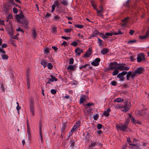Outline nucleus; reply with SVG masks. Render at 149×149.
<instances>
[{
	"label": "nucleus",
	"instance_id": "obj_35",
	"mask_svg": "<svg viewBox=\"0 0 149 149\" xmlns=\"http://www.w3.org/2000/svg\"><path fill=\"white\" fill-rule=\"evenodd\" d=\"M123 108H124V109L122 110V111L125 112L127 111L129 109V108L128 107H125V106H123Z\"/></svg>",
	"mask_w": 149,
	"mask_h": 149
},
{
	"label": "nucleus",
	"instance_id": "obj_9",
	"mask_svg": "<svg viewBox=\"0 0 149 149\" xmlns=\"http://www.w3.org/2000/svg\"><path fill=\"white\" fill-rule=\"evenodd\" d=\"M16 19L17 21L18 22H21L23 20L22 19H24V16L23 15H16Z\"/></svg>",
	"mask_w": 149,
	"mask_h": 149
},
{
	"label": "nucleus",
	"instance_id": "obj_54",
	"mask_svg": "<svg viewBox=\"0 0 149 149\" xmlns=\"http://www.w3.org/2000/svg\"><path fill=\"white\" fill-rule=\"evenodd\" d=\"M3 10L5 12V14H8V9L6 7H3Z\"/></svg>",
	"mask_w": 149,
	"mask_h": 149
},
{
	"label": "nucleus",
	"instance_id": "obj_20",
	"mask_svg": "<svg viewBox=\"0 0 149 149\" xmlns=\"http://www.w3.org/2000/svg\"><path fill=\"white\" fill-rule=\"evenodd\" d=\"M21 23L23 24V26L24 27L28 28V23L26 20H24L22 21Z\"/></svg>",
	"mask_w": 149,
	"mask_h": 149
},
{
	"label": "nucleus",
	"instance_id": "obj_50",
	"mask_svg": "<svg viewBox=\"0 0 149 149\" xmlns=\"http://www.w3.org/2000/svg\"><path fill=\"white\" fill-rule=\"evenodd\" d=\"M74 59L72 58H71L69 59V64L72 65V64L74 63Z\"/></svg>",
	"mask_w": 149,
	"mask_h": 149
},
{
	"label": "nucleus",
	"instance_id": "obj_37",
	"mask_svg": "<svg viewBox=\"0 0 149 149\" xmlns=\"http://www.w3.org/2000/svg\"><path fill=\"white\" fill-rule=\"evenodd\" d=\"M91 6L93 7L94 9H95L97 12V8L96 7V4L94 3H91Z\"/></svg>",
	"mask_w": 149,
	"mask_h": 149
},
{
	"label": "nucleus",
	"instance_id": "obj_28",
	"mask_svg": "<svg viewBox=\"0 0 149 149\" xmlns=\"http://www.w3.org/2000/svg\"><path fill=\"white\" fill-rule=\"evenodd\" d=\"M114 70L113 71L112 73V75L113 76H115L118 74L119 72V69H116Z\"/></svg>",
	"mask_w": 149,
	"mask_h": 149
},
{
	"label": "nucleus",
	"instance_id": "obj_64",
	"mask_svg": "<svg viewBox=\"0 0 149 149\" xmlns=\"http://www.w3.org/2000/svg\"><path fill=\"white\" fill-rule=\"evenodd\" d=\"M148 30L146 31L145 36L147 37H148L149 36V26H148Z\"/></svg>",
	"mask_w": 149,
	"mask_h": 149
},
{
	"label": "nucleus",
	"instance_id": "obj_25",
	"mask_svg": "<svg viewBox=\"0 0 149 149\" xmlns=\"http://www.w3.org/2000/svg\"><path fill=\"white\" fill-rule=\"evenodd\" d=\"M67 69L68 70H70L72 71H75L76 70V69H75L74 68L73 66V65H69L68 67L67 68Z\"/></svg>",
	"mask_w": 149,
	"mask_h": 149
},
{
	"label": "nucleus",
	"instance_id": "obj_52",
	"mask_svg": "<svg viewBox=\"0 0 149 149\" xmlns=\"http://www.w3.org/2000/svg\"><path fill=\"white\" fill-rule=\"evenodd\" d=\"M122 86H123V88H127L130 87L129 84L126 83H124L123 85H122Z\"/></svg>",
	"mask_w": 149,
	"mask_h": 149
},
{
	"label": "nucleus",
	"instance_id": "obj_18",
	"mask_svg": "<svg viewBox=\"0 0 149 149\" xmlns=\"http://www.w3.org/2000/svg\"><path fill=\"white\" fill-rule=\"evenodd\" d=\"M131 122L132 123L134 124H138L139 125H141V123L140 121L137 120H135L134 118H132Z\"/></svg>",
	"mask_w": 149,
	"mask_h": 149
},
{
	"label": "nucleus",
	"instance_id": "obj_41",
	"mask_svg": "<svg viewBox=\"0 0 149 149\" xmlns=\"http://www.w3.org/2000/svg\"><path fill=\"white\" fill-rule=\"evenodd\" d=\"M130 19V17H127L124 18V19L122 20L121 21L123 22H125V23H127L128 22L127 20Z\"/></svg>",
	"mask_w": 149,
	"mask_h": 149
},
{
	"label": "nucleus",
	"instance_id": "obj_62",
	"mask_svg": "<svg viewBox=\"0 0 149 149\" xmlns=\"http://www.w3.org/2000/svg\"><path fill=\"white\" fill-rule=\"evenodd\" d=\"M51 15L49 13H47L45 15L44 18H46L49 17Z\"/></svg>",
	"mask_w": 149,
	"mask_h": 149
},
{
	"label": "nucleus",
	"instance_id": "obj_53",
	"mask_svg": "<svg viewBox=\"0 0 149 149\" xmlns=\"http://www.w3.org/2000/svg\"><path fill=\"white\" fill-rule=\"evenodd\" d=\"M99 116V115L98 114H95L94 116H93V118L95 120H97Z\"/></svg>",
	"mask_w": 149,
	"mask_h": 149
},
{
	"label": "nucleus",
	"instance_id": "obj_45",
	"mask_svg": "<svg viewBox=\"0 0 149 149\" xmlns=\"http://www.w3.org/2000/svg\"><path fill=\"white\" fill-rule=\"evenodd\" d=\"M60 19V17L58 15L54 16V18L53 19L54 21H56L58 19Z\"/></svg>",
	"mask_w": 149,
	"mask_h": 149
},
{
	"label": "nucleus",
	"instance_id": "obj_61",
	"mask_svg": "<svg viewBox=\"0 0 149 149\" xmlns=\"http://www.w3.org/2000/svg\"><path fill=\"white\" fill-rule=\"evenodd\" d=\"M94 104L93 103H87L86 105L88 107H90L91 106H93Z\"/></svg>",
	"mask_w": 149,
	"mask_h": 149
},
{
	"label": "nucleus",
	"instance_id": "obj_59",
	"mask_svg": "<svg viewBox=\"0 0 149 149\" xmlns=\"http://www.w3.org/2000/svg\"><path fill=\"white\" fill-rule=\"evenodd\" d=\"M72 29H64V32L66 33H69L70 32L72 31Z\"/></svg>",
	"mask_w": 149,
	"mask_h": 149
},
{
	"label": "nucleus",
	"instance_id": "obj_7",
	"mask_svg": "<svg viewBox=\"0 0 149 149\" xmlns=\"http://www.w3.org/2000/svg\"><path fill=\"white\" fill-rule=\"evenodd\" d=\"M100 61V58H97L91 63V64L94 66H98L99 64V62Z\"/></svg>",
	"mask_w": 149,
	"mask_h": 149
},
{
	"label": "nucleus",
	"instance_id": "obj_49",
	"mask_svg": "<svg viewBox=\"0 0 149 149\" xmlns=\"http://www.w3.org/2000/svg\"><path fill=\"white\" fill-rule=\"evenodd\" d=\"M44 52L46 53H49V49L48 47H45L44 49Z\"/></svg>",
	"mask_w": 149,
	"mask_h": 149
},
{
	"label": "nucleus",
	"instance_id": "obj_1",
	"mask_svg": "<svg viewBox=\"0 0 149 149\" xmlns=\"http://www.w3.org/2000/svg\"><path fill=\"white\" fill-rule=\"evenodd\" d=\"M119 66V63L118 64L115 61L113 62H111L109 64V69H111V70H113L116 69H119L118 68Z\"/></svg>",
	"mask_w": 149,
	"mask_h": 149
},
{
	"label": "nucleus",
	"instance_id": "obj_11",
	"mask_svg": "<svg viewBox=\"0 0 149 149\" xmlns=\"http://www.w3.org/2000/svg\"><path fill=\"white\" fill-rule=\"evenodd\" d=\"M27 132L28 134L29 139V140H30L31 137L30 130V127L29 126V123L28 120L27 119Z\"/></svg>",
	"mask_w": 149,
	"mask_h": 149
},
{
	"label": "nucleus",
	"instance_id": "obj_16",
	"mask_svg": "<svg viewBox=\"0 0 149 149\" xmlns=\"http://www.w3.org/2000/svg\"><path fill=\"white\" fill-rule=\"evenodd\" d=\"M133 71H130L128 72H127V74L126 76L127 80L129 81L130 79V77H131Z\"/></svg>",
	"mask_w": 149,
	"mask_h": 149
},
{
	"label": "nucleus",
	"instance_id": "obj_46",
	"mask_svg": "<svg viewBox=\"0 0 149 149\" xmlns=\"http://www.w3.org/2000/svg\"><path fill=\"white\" fill-rule=\"evenodd\" d=\"M123 34V33H122L119 29L118 30V32L116 33L114 32V35H122Z\"/></svg>",
	"mask_w": 149,
	"mask_h": 149
},
{
	"label": "nucleus",
	"instance_id": "obj_12",
	"mask_svg": "<svg viewBox=\"0 0 149 149\" xmlns=\"http://www.w3.org/2000/svg\"><path fill=\"white\" fill-rule=\"evenodd\" d=\"M130 145L132 146L130 147L131 149H142L139 147V146L138 145V144L132 143V144H130Z\"/></svg>",
	"mask_w": 149,
	"mask_h": 149
},
{
	"label": "nucleus",
	"instance_id": "obj_8",
	"mask_svg": "<svg viewBox=\"0 0 149 149\" xmlns=\"http://www.w3.org/2000/svg\"><path fill=\"white\" fill-rule=\"evenodd\" d=\"M92 53V48L90 47L89 48L83 56L84 58L89 57Z\"/></svg>",
	"mask_w": 149,
	"mask_h": 149
},
{
	"label": "nucleus",
	"instance_id": "obj_33",
	"mask_svg": "<svg viewBox=\"0 0 149 149\" xmlns=\"http://www.w3.org/2000/svg\"><path fill=\"white\" fill-rule=\"evenodd\" d=\"M81 121L79 120L75 124L74 126H75V127H77V128L79 127Z\"/></svg>",
	"mask_w": 149,
	"mask_h": 149
},
{
	"label": "nucleus",
	"instance_id": "obj_17",
	"mask_svg": "<svg viewBox=\"0 0 149 149\" xmlns=\"http://www.w3.org/2000/svg\"><path fill=\"white\" fill-rule=\"evenodd\" d=\"M99 8H100V10H99L98 9H97V13H103L104 11V8L102 6V4H100V5Z\"/></svg>",
	"mask_w": 149,
	"mask_h": 149
},
{
	"label": "nucleus",
	"instance_id": "obj_56",
	"mask_svg": "<svg viewBox=\"0 0 149 149\" xmlns=\"http://www.w3.org/2000/svg\"><path fill=\"white\" fill-rule=\"evenodd\" d=\"M78 43L77 42L73 41L70 44L71 45H72L74 47H76L78 45Z\"/></svg>",
	"mask_w": 149,
	"mask_h": 149
},
{
	"label": "nucleus",
	"instance_id": "obj_23",
	"mask_svg": "<svg viewBox=\"0 0 149 149\" xmlns=\"http://www.w3.org/2000/svg\"><path fill=\"white\" fill-rule=\"evenodd\" d=\"M13 33L14 31L12 28H11L9 30L8 33L10 36L11 38L13 36Z\"/></svg>",
	"mask_w": 149,
	"mask_h": 149
},
{
	"label": "nucleus",
	"instance_id": "obj_38",
	"mask_svg": "<svg viewBox=\"0 0 149 149\" xmlns=\"http://www.w3.org/2000/svg\"><path fill=\"white\" fill-rule=\"evenodd\" d=\"M2 58L3 60L7 59L8 58V56L4 54H2L1 55Z\"/></svg>",
	"mask_w": 149,
	"mask_h": 149
},
{
	"label": "nucleus",
	"instance_id": "obj_4",
	"mask_svg": "<svg viewBox=\"0 0 149 149\" xmlns=\"http://www.w3.org/2000/svg\"><path fill=\"white\" fill-rule=\"evenodd\" d=\"M116 127L117 129L118 128L120 129V130L123 132H128V130H127V129L128 128V126L127 125H126L124 124L123 125H116Z\"/></svg>",
	"mask_w": 149,
	"mask_h": 149
},
{
	"label": "nucleus",
	"instance_id": "obj_19",
	"mask_svg": "<svg viewBox=\"0 0 149 149\" xmlns=\"http://www.w3.org/2000/svg\"><path fill=\"white\" fill-rule=\"evenodd\" d=\"M109 51V49L105 48L101 50V53L103 55H105L108 53Z\"/></svg>",
	"mask_w": 149,
	"mask_h": 149
},
{
	"label": "nucleus",
	"instance_id": "obj_29",
	"mask_svg": "<svg viewBox=\"0 0 149 149\" xmlns=\"http://www.w3.org/2000/svg\"><path fill=\"white\" fill-rule=\"evenodd\" d=\"M40 63L41 65H42L44 68L46 67L47 65V62L46 61L42 60L41 61Z\"/></svg>",
	"mask_w": 149,
	"mask_h": 149
},
{
	"label": "nucleus",
	"instance_id": "obj_5",
	"mask_svg": "<svg viewBox=\"0 0 149 149\" xmlns=\"http://www.w3.org/2000/svg\"><path fill=\"white\" fill-rule=\"evenodd\" d=\"M42 122L40 120L39 122V138H40L41 141L42 143L43 142V138L42 137Z\"/></svg>",
	"mask_w": 149,
	"mask_h": 149
},
{
	"label": "nucleus",
	"instance_id": "obj_63",
	"mask_svg": "<svg viewBox=\"0 0 149 149\" xmlns=\"http://www.w3.org/2000/svg\"><path fill=\"white\" fill-rule=\"evenodd\" d=\"M127 142L129 143V145H130V144H132L131 143H132V141L130 140V137H128V138L127 139Z\"/></svg>",
	"mask_w": 149,
	"mask_h": 149
},
{
	"label": "nucleus",
	"instance_id": "obj_10",
	"mask_svg": "<svg viewBox=\"0 0 149 149\" xmlns=\"http://www.w3.org/2000/svg\"><path fill=\"white\" fill-rule=\"evenodd\" d=\"M144 71V68L141 67L137 68L135 70L134 72L137 74H140L142 73L143 71Z\"/></svg>",
	"mask_w": 149,
	"mask_h": 149
},
{
	"label": "nucleus",
	"instance_id": "obj_15",
	"mask_svg": "<svg viewBox=\"0 0 149 149\" xmlns=\"http://www.w3.org/2000/svg\"><path fill=\"white\" fill-rule=\"evenodd\" d=\"M82 97H81L79 100V103L80 104H83L84 102L86 101V95H82Z\"/></svg>",
	"mask_w": 149,
	"mask_h": 149
},
{
	"label": "nucleus",
	"instance_id": "obj_24",
	"mask_svg": "<svg viewBox=\"0 0 149 149\" xmlns=\"http://www.w3.org/2000/svg\"><path fill=\"white\" fill-rule=\"evenodd\" d=\"M124 101V100L123 99H122L121 98L119 97L115 99L114 100V102L119 103L123 102Z\"/></svg>",
	"mask_w": 149,
	"mask_h": 149
},
{
	"label": "nucleus",
	"instance_id": "obj_44",
	"mask_svg": "<svg viewBox=\"0 0 149 149\" xmlns=\"http://www.w3.org/2000/svg\"><path fill=\"white\" fill-rule=\"evenodd\" d=\"M47 66L48 68L50 70L52 69L53 68L52 65L51 63H48Z\"/></svg>",
	"mask_w": 149,
	"mask_h": 149
},
{
	"label": "nucleus",
	"instance_id": "obj_55",
	"mask_svg": "<svg viewBox=\"0 0 149 149\" xmlns=\"http://www.w3.org/2000/svg\"><path fill=\"white\" fill-rule=\"evenodd\" d=\"M136 72L134 71H133V72H132V76L131 77V78L132 79H134V77L135 76H136Z\"/></svg>",
	"mask_w": 149,
	"mask_h": 149
},
{
	"label": "nucleus",
	"instance_id": "obj_14",
	"mask_svg": "<svg viewBox=\"0 0 149 149\" xmlns=\"http://www.w3.org/2000/svg\"><path fill=\"white\" fill-rule=\"evenodd\" d=\"M67 126V123H63L62 126V128L61 129V133L65 132V130Z\"/></svg>",
	"mask_w": 149,
	"mask_h": 149
},
{
	"label": "nucleus",
	"instance_id": "obj_27",
	"mask_svg": "<svg viewBox=\"0 0 149 149\" xmlns=\"http://www.w3.org/2000/svg\"><path fill=\"white\" fill-rule=\"evenodd\" d=\"M92 110V109H90L89 110H88L85 113V115L87 116H89V114L91 113L90 116H91V113H92V112H91V111Z\"/></svg>",
	"mask_w": 149,
	"mask_h": 149
},
{
	"label": "nucleus",
	"instance_id": "obj_21",
	"mask_svg": "<svg viewBox=\"0 0 149 149\" xmlns=\"http://www.w3.org/2000/svg\"><path fill=\"white\" fill-rule=\"evenodd\" d=\"M77 129V127H75V126H74L70 130V136L72 135L73 132H74L76 131Z\"/></svg>",
	"mask_w": 149,
	"mask_h": 149
},
{
	"label": "nucleus",
	"instance_id": "obj_43",
	"mask_svg": "<svg viewBox=\"0 0 149 149\" xmlns=\"http://www.w3.org/2000/svg\"><path fill=\"white\" fill-rule=\"evenodd\" d=\"M27 88L28 89H29L30 88V84H29V78L28 76H27Z\"/></svg>",
	"mask_w": 149,
	"mask_h": 149
},
{
	"label": "nucleus",
	"instance_id": "obj_57",
	"mask_svg": "<svg viewBox=\"0 0 149 149\" xmlns=\"http://www.w3.org/2000/svg\"><path fill=\"white\" fill-rule=\"evenodd\" d=\"M98 42L99 43V46H102L103 44L102 43L103 41L100 39V38H98Z\"/></svg>",
	"mask_w": 149,
	"mask_h": 149
},
{
	"label": "nucleus",
	"instance_id": "obj_22",
	"mask_svg": "<svg viewBox=\"0 0 149 149\" xmlns=\"http://www.w3.org/2000/svg\"><path fill=\"white\" fill-rule=\"evenodd\" d=\"M32 35L34 39H36V38L37 36L36 34V31L35 29H33L32 30Z\"/></svg>",
	"mask_w": 149,
	"mask_h": 149
},
{
	"label": "nucleus",
	"instance_id": "obj_26",
	"mask_svg": "<svg viewBox=\"0 0 149 149\" xmlns=\"http://www.w3.org/2000/svg\"><path fill=\"white\" fill-rule=\"evenodd\" d=\"M124 106L125 107H130L131 104L130 102H128V101H126L124 102Z\"/></svg>",
	"mask_w": 149,
	"mask_h": 149
},
{
	"label": "nucleus",
	"instance_id": "obj_42",
	"mask_svg": "<svg viewBox=\"0 0 149 149\" xmlns=\"http://www.w3.org/2000/svg\"><path fill=\"white\" fill-rule=\"evenodd\" d=\"M125 6H126L127 8H130V0H128L126 2V4L125 5Z\"/></svg>",
	"mask_w": 149,
	"mask_h": 149
},
{
	"label": "nucleus",
	"instance_id": "obj_58",
	"mask_svg": "<svg viewBox=\"0 0 149 149\" xmlns=\"http://www.w3.org/2000/svg\"><path fill=\"white\" fill-rule=\"evenodd\" d=\"M51 93L53 95H55L56 94V89H52L50 91Z\"/></svg>",
	"mask_w": 149,
	"mask_h": 149
},
{
	"label": "nucleus",
	"instance_id": "obj_39",
	"mask_svg": "<svg viewBox=\"0 0 149 149\" xmlns=\"http://www.w3.org/2000/svg\"><path fill=\"white\" fill-rule=\"evenodd\" d=\"M50 77L52 78V81L53 82L54 81H58V79L57 78H55L54 77V75H51Z\"/></svg>",
	"mask_w": 149,
	"mask_h": 149
},
{
	"label": "nucleus",
	"instance_id": "obj_31",
	"mask_svg": "<svg viewBox=\"0 0 149 149\" xmlns=\"http://www.w3.org/2000/svg\"><path fill=\"white\" fill-rule=\"evenodd\" d=\"M75 27H77L79 29H82L84 27V26L81 24H76L74 25Z\"/></svg>",
	"mask_w": 149,
	"mask_h": 149
},
{
	"label": "nucleus",
	"instance_id": "obj_32",
	"mask_svg": "<svg viewBox=\"0 0 149 149\" xmlns=\"http://www.w3.org/2000/svg\"><path fill=\"white\" fill-rule=\"evenodd\" d=\"M109 115V113H108L107 111H104L103 113L102 114V117L103 115L105 116L106 117L108 116Z\"/></svg>",
	"mask_w": 149,
	"mask_h": 149
},
{
	"label": "nucleus",
	"instance_id": "obj_60",
	"mask_svg": "<svg viewBox=\"0 0 149 149\" xmlns=\"http://www.w3.org/2000/svg\"><path fill=\"white\" fill-rule=\"evenodd\" d=\"M102 125L101 124H99L97 125V128L98 130H100L102 129Z\"/></svg>",
	"mask_w": 149,
	"mask_h": 149
},
{
	"label": "nucleus",
	"instance_id": "obj_2",
	"mask_svg": "<svg viewBox=\"0 0 149 149\" xmlns=\"http://www.w3.org/2000/svg\"><path fill=\"white\" fill-rule=\"evenodd\" d=\"M127 74V71H123L122 72L118 74L117 75V78H119V80L120 81H124L125 78L124 76Z\"/></svg>",
	"mask_w": 149,
	"mask_h": 149
},
{
	"label": "nucleus",
	"instance_id": "obj_30",
	"mask_svg": "<svg viewBox=\"0 0 149 149\" xmlns=\"http://www.w3.org/2000/svg\"><path fill=\"white\" fill-rule=\"evenodd\" d=\"M105 35L107 36H112L113 35H114V32H107L105 33Z\"/></svg>",
	"mask_w": 149,
	"mask_h": 149
},
{
	"label": "nucleus",
	"instance_id": "obj_47",
	"mask_svg": "<svg viewBox=\"0 0 149 149\" xmlns=\"http://www.w3.org/2000/svg\"><path fill=\"white\" fill-rule=\"evenodd\" d=\"M137 41L136 40H130L127 42L128 44H132L134 42H136Z\"/></svg>",
	"mask_w": 149,
	"mask_h": 149
},
{
	"label": "nucleus",
	"instance_id": "obj_13",
	"mask_svg": "<svg viewBox=\"0 0 149 149\" xmlns=\"http://www.w3.org/2000/svg\"><path fill=\"white\" fill-rule=\"evenodd\" d=\"M100 32L98 31L97 29H95L93 32V33L91 35H90V37L89 38H91L92 37H95V35H97L98 34H100Z\"/></svg>",
	"mask_w": 149,
	"mask_h": 149
},
{
	"label": "nucleus",
	"instance_id": "obj_51",
	"mask_svg": "<svg viewBox=\"0 0 149 149\" xmlns=\"http://www.w3.org/2000/svg\"><path fill=\"white\" fill-rule=\"evenodd\" d=\"M111 85L113 86H116L117 82L116 81H113L111 82Z\"/></svg>",
	"mask_w": 149,
	"mask_h": 149
},
{
	"label": "nucleus",
	"instance_id": "obj_3",
	"mask_svg": "<svg viewBox=\"0 0 149 149\" xmlns=\"http://www.w3.org/2000/svg\"><path fill=\"white\" fill-rule=\"evenodd\" d=\"M137 61L138 63L141 62L143 61L146 60L144 54L143 53H140L137 55Z\"/></svg>",
	"mask_w": 149,
	"mask_h": 149
},
{
	"label": "nucleus",
	"instance_id": "obj_40",
	"mask_svg": "<svg viewBox=\"0 0 149 149\" xmlns=\"http://www.w3.org/2000/svg\"><path fill=\"white\" fill-rule=\"evenodd\" d=\"M90 64H86L82 66H81L80 67L79 69H82V68H85L86 67L89 66Z\"/></svg>",
	"mask_w": 149,
	"mask_h": 149
},
{
	"label": "nucleus",
	"instance_id": "obj_6",
	"mask_svg": "<svg viewBox=\"0 0 149 149\" xmlns=\"http://www.w3.org/2000/svg\"><path fill=\"white\" fill-rule=\"evenodd\" d=\"M123 63H119V66L118 67V68L119 70L120 71H127L129 70L130 68L129 67L124 66V65H123Z\"/></svg>",
	"mask_w": 149,
	"mask_h": 149
},
{
	"label": "nucleus",
	"instance_id": "obj_36",
	"mask_svg": "<svg viewBox=\"0 0 149 149\" xmlns=\"http://www.w3.org/2000/svg\"><path fill=\"white\" fill-rule=\"evenodd\" d=\"M115 107L116 108L118 109L122 108H123V105L117 104L115 105Z\"/></svg>",
	"mask_w": 149,
	"mask_h": 149
},
{
	"label": "nucleus",
	"instance_id": "obj_34",
	"mask_svg": "<svg viewBox=\"0 0 149 149\" xmlns=\"http://www.w3.org/2000/svg\"><path fill=\"white\" fill-rule=\"evenodd\" d=\"M130 121V119L129 118H127L126 119V120L125 122L124 123V124L126 125H127L128 126L129 123Z\"/></svg>",
	"mask_w": 149,
	"mask_h": 149
},
{
	"label": "nucleus",
	"instance_id": "obj_48",
	"mask_svg": "<svg viewBox=\"0 0 149 149\" xmlns=\"http://www.w3.org/2000/svg\"><path fill=\"white\" fill-rule=\"evenodd\" d=\"M61 3L64 6H67L68 4V2L65 0H63L62 1Z\"/></svg>",
	"mask_w": 149,
	"mask_h": 149
}]
</instances>
